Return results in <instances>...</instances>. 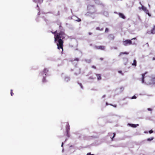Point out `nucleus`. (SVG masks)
<instances>
[{
	"label": "nucleus",
	"mask_w": 155,
	"mask_h": 155,
	"mask_svg": "<svg viewBox=\"0 0 155 155\" xmlns=\"http://www.w3.org/2000/svg\"><path fill=\"white\" fill-rule=\"evenodd\" d=\"M66 35V34L64 31H61L59 33H57L56 35H54V42H56L58 39H61L63 40L65 38Z\"/></svg>",
	"instance_id": "obj_1"
},
{
	"label": "nucleus",
	"mask_w": 155,
	"mask_h": 155,
	"mask_svg": "<svg viewBox=\"0 0 155 155\" xmlns=\"http://www.w3.org/2000/svg\"><path fill=\"white\" fill-rule=\"evenodd\" d=\"M56 43L57 46V48L58 49H62V51H63V46L64 41L63 40L61 39H58V40L55 42Z\"/></svg>",
	"instance_id": "obj_2"
},
{
	"label": "nucleus",
	"mask_w": 155,
	"mask_h": 155,
	"mask_svg": "<svg viewBox=\"0 0 155 155\" xmlns=\"http://www.w3.org/2000/svg\"><path fill=\"white\" fill-rule=\"evenodd\" d=\"M136 38H134L131 39V40L127 39L123 41V43L124 46H127L128 45H130L132 44V42L131 40L133 39H136Z\"/></svg>",
	"instance_id": "obj_3"
},
{
	"label": "nucleus",
	"mask_w": 155,
	"mask_h": 155,
	"mask_svg": "<svg viewBox=\"0 0 155 155\" xmlns=\"http://www.w3.org/2000/svg\"><path fill=\"white\" fill-rule=\"evenodd\" d=\"M70 130V126L68 123H67L66 126V136L68 137H70L69 131Z\"/></svg>",
	"instance_id": "obj_4"
},
{
	"label": "nucleus",
	"mask_w": 155,
	"mask_h": 155,
	"mask_svg": "<svg viewBox=\"0 0 155 155\" xmlns=\"http://www.w3.org/2000/svg\"><path fill=\"white\" fill-rule=\"evenodd\" d=\"M94 48L96 49L104 50L105 49V47L104 46H95Z\"/></svg>",
	"instance_id": "obj_5"
},
{
	"label": "nucleus",
	"mask_w": 155,
	"mask_h": 155,
	"mask_svg": "<svg viewBox=\"0 0 155 155\" xmlns=\"http://www.w3.org/2000/svg\"><path fill=\"white\" fill-rule=\"evenodd\" d=\"M139 9H142L143 11L146 12V13L148 12V10L147 9V8L144 6L142 5L141 7H139Z\"/></svg>",
	"instance_id": "obj_6"
},
{
	"label": "nucleus",
	"mask_w": 155,
	"mask_h": 155,
	"mask_svg": "<svg viewBox=\"0 0 155 155\" xmlns=\"http://www.w3.org/2000/svg\"><path fill=\"white\" fill-rule=\"evenodd\" d=\"M118 14L119 15V16L120 18H121L123 19H125L126 18V17L123 14L121 13H118Z\"/></svg>",
	"instance_id": "obj_7"
},
{
	"label": "nucleus",
	"mask_w": 155,
	"mask_h": 155,
	"mask_svg": "<svg viewBox=\"0 0 155 155\" xmlns=\"http://www.w3.org/2000/svg\"><path fill=\"white\" fill-rule=\"evenodd\" d=\"M48 72V70L46 68H45L44 69L43 71H42V74H45V75H46V74H47Z\"/></svg>",
	"instance_id": "obj_8"
},
{
	"label": "nucleus",
	"mask_w": 155,
	"mask_h": 155,
	"mask_svg": "<svg viewBox=\"0 0 155 155\" xmlns=\"http://www.w3.org/2000/svg\"><path fill=\"white\" fill-rule=\"evenodd\" d=\"M108 38L110 40H113L114 38V36L112 34H110L108 36Z\"/></svg>",
	"instance_id": "obj_9"
},
{
	"label": "nucleus",
	"mask_w": 155,
	"mask_h": 155,
	"mask_svg": "<svg viewBox=\"0 0 155 155\" xmlns=\"http://www.w3.org/2000/svg\"><path fill=\"white\" fill-rule=\"evenodd\" d=\"M146 73H147V72H146L145 73L143 74H142V78L141 79V81L142 83H143L144 82V76L145 75V74H146Z\"/></svg>",
	"instance_id": "obj_10"
},
{
	"label": "nucleus",
	"mask_w": 155,
	"mask_h": 155,
	"mask_svg": "<svg viewBox=\"0 0 155 155\" xmlns=\"http://www.w3.org/2000/svg\"><path fill=\"white\" fill-rule=\"evenodd\" d=\"M150 84H155V78H152L151 79Z\"/></svg>",
	"instance_id": "obj_11"
},
{
	"label": "nucleus",
	"mask_w": 155,
	"mask_h": 155,
	"mask_svg": "<svg viewBox=\"0 0 155 155\" xmlns=\"http://www.w3.org/2000/svg\"><path fill=\"white\" fill-rule=\"evenodd\" d=\"M151 33L152 34H155V25H154L153 28L151 30Z\"/></svg>",
	"instance_id": "obj_12"
},
{
	"label": "nucleus",
	"mask_w": 155,
	"mask_h": 155,
	"mask_svg": "<svg viewBox=\"0 0 155 155\" xmlns=\"http://www.w3.org/2000/svg\"><path fill=\"white\" fill-rule=\"evenodd\" d=\"M96 76L97 78V80H100L101 79V75L100 74H96Z\"/></svg>",
	"instance_id": "obj_13"
},
{
	"label": "nucleus",
	"mask_w": 155,
	"mask_h": 155,
	"mask_svg": "<svg viewBox=\"0 0 155 155\" xmlns=\"http://www.w3.org/2000/svg\"><path fill=\"white\" fill-rule=\"evenodd\" d=\"M129 125L130 126L134 128L136 127H137V126H139L138 124H130Z\"/></svg>",
	"instance_id": "obj_14"
},
{
	"label": "nucleus",
	"mask_w": 155,
	"mask_h": 155,
	"mask_svg": "<svg viewBox=\"0 0 155 155\" xmlns=\"http://www.w3.org/2000/svg\"><path fill=\"white\" fill-rule=\"evenodd\" d=\"M33 1L35 2H38L41 3L42 2L43 0H33Z\"/></svg>",
	"instance_id": "obj_15"
},
{
	"label": "nucleus",
	"mask_w": 155,
	"mask_h": 155,
	"mask_svg": "<svg viewBox=\"0 0 155 155\" xmlns=\"http://www.w3.org/2000/svg\"><path fill=\"white\" fill-rule=\"evenodd\" d=\"M132 65L134 66H137V61L135 60H134V62L132 64Z\"/></svg>",
	"instance_id": "obj_16"
},
{
	"label": "nucleus",
	"mask_w": 155,
	"mask_h": 155,
	"mask_svg": "<svg viewBox=\"0 0 155 155\" xmlns=\"http://www.w3.org/2000/svg\"><path fill=\"white\" fill-rule=\"evenodd\" d=\"M46 80L45 77H44L42 79V81L43 83L46 82Z\"/></svg>",
	"instance_id": "obj_17"
},
{
	"label": "nucleus",
	"mask_w": 155,
	"mask_h": 155,
	"mask_svg": "<svg viewBox=\"0 0 155 155\" xmlns=\"http://www.w3.org/2000/svg\"><path fill=\"white\" fill-rule=\"evenodd\" d=\"M103 28H101V29L100 27H97L96 28V29L97 30H100V31H102L103 30Z\"/></svg>",
	"instance_id": "obj_18"
},
{
	"label": "nucleus",
	"mask_w": 155,
	"mask_h": 155,
	"mask_svg": "<svg viewBox=\"0 0 155 155\" xmlns=\"http://www.w3.org/2000/svg\"><path fill=\"white\" fill-rule=\"evenodd\" d=\"M129 54L128 52H121L120 53V55H121L122 54Z\"/></svg>",
	"instance_id": "obj_19"
},
{
	"label": "nucleus",
	"mask_w": 155,
	"mask_h": 155,
	"mask_svg": "<svg viewBox=\"0 0 155 155\" xmlns=\"http://www.w3.org/2000/svg\"><path fill=\"white\" fill-rule=\"evenodd\" d=\"M153 137H151V138H148V139H147V140L148 141H151L152 140H153Z\"/></svg>",
	"instance_id": "obj_20"
},
{
	"label": "nucleus",
	"mask_w": 155,
	"mask_h": 155,
	"mask_svg": "<svg viewBox=\"0 0 155 155\" xmlns=\"http://www.w3.org/2000/svg\"><path fill=\"white\" fill-rule=\"evenodd\" d=\"M91 7L94 9L93 12H91V14H93L96 12V10L95 9L93 6H91Z\"/></svg>",
	"instance_id": "obj_21"
},
{
	"label": "nucleus",
	"mask_w": 155,
	"mask_h": 155,
	"mask_svg": "<svg viewBox=\"0 0 155 155\" xmlns=\"http://www.w3.org/2000/svg\"><path fill=\"white\" fill-rule=\"evenodd\" d=\"M57 31H55L54 32H52V34H53L54 35H56L57 33Z\"/></svg>",
	"instance_id": "obj_22"
},
{
	"label": "nucleus",
	"mask_w": 155,
	"mask_h": 155,
	"mask_svg": "<svg viewBox=\"0 0 155 155\" xmlns=\"http://www.w3.org/2000/svg\"><path fill=\"white\" fill-rule=\"evenodd\" d=\"M113 134H114V135H113V137H112L111 138L112 141L113 140V139L115 137L116 134L115 133H113Z\"/></svg>",
	"instance_id": "obj_23"
},
{
	"label": "nucleus",
	"mask_w": 155,
	"mask_h": 155,
	"mask_svg": "<svg viewBox=\"0 0 155 155\" xmlns=\"http://www.w3.org/2000/svg\"><path fill=\"white\" fill-rule=\"evenodd\" d=\"M79 59L78 58H75L74 60V61H79Z\"/></svg>",
	"instance_id": "obj_24"
},
{
	"label": "nucleus",
	"mask_w": 155,
	"mask_h": 155,
	"mask_svg": "<svg viewBox=\"0 0 155 155\" xmlns=\"http://www.w3.org/2000/svg\"><path fill=\"white\" fill-rule=\"evenodd\" d=\"M109 31V29L108 28H106L105 30V32H108Z\"/></svg>",
	"instance_id": "obj_25"
},
{
	"label": "nucleus",
	"mask_w": 155,
	"mask_h": 155,
	"mask_svg": "<svg viewBox=\"0 0 155 155\" xmlns=\"http://www.w3.org/2000/svg\"><path fill=\"white\" fill-rule=\"evenodd\" d=\"M12 90L11 89V95L12 96L13 94V93L12 92Z\"/></svg>",
	"instance_id": "obj_26"
},
{
	"label": "nucleus",
	"mask_w": 155,
	"mask_h": 155,
	"mask_svg": "<svg viewBox=\"0 0 155 155\" xmlns=\"http://www.w3.org/2000/svg\"><path fill=\"white\" fill-rule=\"evenodd\" d=\"M87 155H94V154H91V153H88L87 154Z\"/></svg>",
	"instance_id": "obj_27"
},
{
	"label": "nucleus",
	"mask_w": 155,
	"mask_h": 155,
	"mask_svg": "<svg viewBox=\"0 0 155 155\" xmlns=\"http://www.w3.org/2000/svg\"><path fill=\"white\" fill-rule=\"evenodd\" d=\"M76 21L78 22H80L81 21V20L80 18H78V19L77 20H76Z\"/></svg>",
	"instance_id": "obj_28"
},
{
	"label": "nucleus",
	"mask_w": 155,
	"mask_h": 155,
	"mask_svg": "<svg viewBox=\"0 0 155 155\" xmlns=\"http://www.w3.org/2000/svg\"><path fill=\"white\" fill-rule=\"evenodd\" d=\"M137 97L135 96H134L132 97V99H136Z\"/></svg>",
	"instance_id": "obj_29"
},
{
	"label": "nucleus",
	"mask_w": 155,
	"mask_h": 155,
	"mask_svg": "<svg viewBox=\"0 0 155 155\" xmlns=\"http://www.w3.org/2000/svg\"><path fill=\"white\" fill-rule=\"evenodd\" d=\"M153 132V131L152 130H150L149 131V133L150 134H151Z\"/></svg>",
	"instance_id": "obj_30"
},
{
	"label": "nucleus",
	"mask_w": 155,
	"mask_h": 155,
	"mask_svg": "<svg viewBox=\"0 0 155 155\" xmlns=\"http://www.w3.org/2000/svg\"><path fill=\"white\" fill-rule=\"evenodd\" d=\"M118 72L119 73L121 74H123L122 73V72L121 71H118Z\"/></svg>",
	"instance_id": "obj_31"
},
{
	"label": "nucleus",
	"mask_w": 155,
	"mask_h": 155,
	"mask_svg": "<svg viewBox=\"0 0 155 155\" xmlns=\"http://www.w3.org/2000/svg\"><path fill=\"white\" fill-rule=\"evenodd\" d=\"M92 68H94L95 69H96V67L95 66H94V65L92 66Z\"/></svg>",
	"instance_id": "obj_32"
},
{
	"label": "nucleus",
	"mask_w": 155,
	"mask_h": 155,
	"mask_svg": "<svg viewBox=\"0 0 155 155\" xmlns=\"http://www.w3.org/2000/svg\"><path fill=\"white\" fill-rule=\"evenodd\" d=\"M100 60L101 61H103L104 60V58H100Z\"/></svg>",
	"instance_id": "obj_33"
},
{
	"label": "nucleus",
	"mask_w": 155,
	"mask_h": 155,
	"mask_svg": "<svg viewBox=\"0 0 155 155\" xmlns=\"http://www.w3.org/2000/svg\"><path fill=\"white\" fill-rule=\"evenodd\" d=\"M110 105H111V106H114V107H116L117 106L116 105H113L111 104H110Z\"/></svg>",
	"instance_id": "obj_34"
},
{
	"label": "nucleus",
	"mask_w": 155,
	"mask_h": 155,
	"mask_svg": "<svg viewBox=\"0 0 155 155\" xmlns=\"http://www.w3.org/2000/svg\"><path fill=\"white\" fill-rule=\"evenodd\" d=\"M79 84H80V86H81V88H83V87L82 86V85L81 84V83H80Z\"/></svg>",
	"instance_id": "obj_35"
},
{
	"label": "nucleus",
	"mask_w": 155,
	"mask_h": 155,
	"mask_svg": "<svg viewBox=\"0 0 155 155\" xmlns=\"http://www.w3.org/2000/svg\"><path fill=\"white\" fill-rule=\"evenodd\" d=\"M146 13H147L149 16H150V15L148 13V12H147Z\"/></svg>",
	"instance_id": "obj_36"
},
{
	"label": "nucleus",
	"mask_w": 155,
	"mask_h": 155,
	"mask_svg": "<svg viewBox=\"0 0 155 155\" xmlns=\"http://www.w3.org/2000/svg\"><path fill=\"white\" fill-rule=\"evenodd\" d=\"M148 110H151V109L150 108H148Z\"/></svg>",
	"instance_id": "obj_37"
},
{
	"label": "nucleus",
	"mask_w": 155,
	"mask_h": 155,
	"mask_svg": "<svg viewBox=\"0 0 155 155\" xmlns=\"http://www.w3.org/2000/svg\"><path fill=\"white\" fill-rule=\"evenodd\" d=\"M152 60H155V58H153V59H152Z\"/></svg>",
	"instance_id": "obj_38"
},
{
	"label": "nucleus",
	"mask_w": 155,
	"mask_h": 155,
	"mask_svg": "<svg viewBox=\"0 0 155 155\" xmlns=\"http://www.w3.org/2000/svg\"><path fill=\"white\" fill-rule=\"evenodd\" d=\"M63 144H64V143H63V142H62V144H61V147H62L63 146Z\"/></svg>",
	"instance_id": "obj_39"
},
{
	"label": "nucleus",
	"mask_w": 155,
	"mask_h": 155,
	"mask_svg": "<svg viewBox=\"0 0 155 155\" xmlns=\"http://www.w3.org/2000/svg\"><path fill=\"white\" fill-rule=\"evenodd\" d=\"M92 34V33H91V32H89V35H91Z\"/></svg>",
	"instance_id": "obj_40"
},
{
	"label": "nucleus",
	"mask_w": 155,
	"mask_h": 155,
	"mask_svg": "<svg viewBox=\"0 0 155 155\" xmlns=\"http://www.w3.org/2000/svg\"><path fill=\"white\" fill-rule=\"evenodd\" d=\"M106 105H108V103L107 102H106Z\"/></svg>",
	"instance_id": "obj_41"
},
{
	"label": "nucleus",
	"mask_w": 155,
	"mask_h": 155,
	"mask_svg": "<svg viewBox=\"0 0 155 155\" xmlns=\"http://www.w3.org/2000/svg\"><path fill=\"white\" fill-rule=\"evenodd\" d=\"M89 62H91V60H89Z\"/></svg>",
	"instance_id": "obj_42"
},
{
	"label": "nucleus",
	"mask_w": 155,
	"mask_h": 155,
	"mask_svg": "<svg viewBox=\"0 0 155 155\" xmlns=\"http://www.w3.org/2000/svg\"><path fill=\"white\" fill-rule=\"evenodd\" d=\"M59 27H61V24H60V25H59Z\"/></svg>",
	"instance_id": "obj_43"
},
{
	"label": "nucleus",
	"mask_w": 155,
	"mask_h": 155,
	"mask_svg": "<svg viewBox=\"0 0 155 155\" xmlns=\"http://www.w3.org/2000/svg\"><path fill=\"white\" fill-rule=\"evenodd\" d=\"M105 97V95H104L103 97Z\"/></svg>",
	"instance_id": "obj_44"
}]
</instances>
